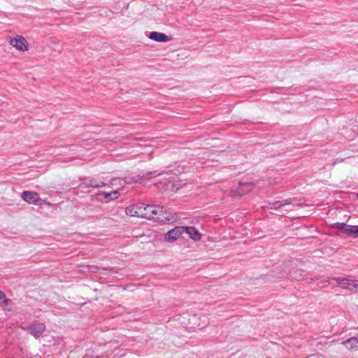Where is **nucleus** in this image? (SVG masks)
<instances>
[{"label":"nucleus","mask_w":358,"mask_h":358,"mask_svg":"<svg viewBox=\"0 0 358 358\" xmlns=\"http://www.w3.org/2000/svg\"><path fill=\"white\" fill-rule=\"evenodd\" d=\"M164 213V207L156 205H145L144 203L142 217L148 220H159Z\"/></svg>","instance_id":"obj_1"},{"label":"nucleus","mask_w":358,"mask_h":358,"mask_svg":"<svg viewBox=\"0 0 358 358\" xmlns=\"http://www.w3.org/2000/svg\"><path fill=\"white\" fill-rule=\"evenodd\" d=\"M8 43L20 52H24L29 50V43L27 39L21 35H16L14 37H10Z\"/></svg>","instance_id":"obj_2"},{"label":"nucleus","mask_w":358,"mask_h":358,"mask_svg":"<svg viewBox=\"0 0 358 358\" xmlns=\"http://www.w3.org/2000/svg\"><path fill=\"white\" fill-rule=\"evenodd\" d=\"M22 329L32 335L35 338H38L46 329L44 323L36 322L27 326H22Z\"/></svg>","instance_id":"obj_3"},{"label":"nucleus","mask_w":358,"mask_h":358,"mask_svg":"<svg viewBox=\"0 0 358 358\" xmlns=\"http://www.w3.org/2000/svg\"><path fill=\"white\" fill-rule=\"evenodd\" d=\"M254 188V184L252 182H241L237 189H232L229 195L231 197L242 196L249 192H250Z\"/></svg>","instance_id":"obj_4"},{"label":"nucleus","mask_w":358,"mask_h":358,"mask_svg":"<svg viewBox=\"0 0 358 358\" xmlns=\"http://www.w3.org/2000/svg\"><path fill=\"white\" fill-rule=\"evenodd\" d=\"M184 233V227H176L169 230L164 235V241L167 243H172L176 241Z\"/></svg>","instance_id":"obj_5"},{"label":"nucleus","mask_w":358,"mask_h":358,"mask_svg":"<svg viewBox=\"0 0 358 358\" xmlns=\"http://www.w3.org/2000/svg\"><path fill=\"white\" fill-rule=\"evenodd\" d=\"M332 280L334 281L338 286L341 287L343 289H348L350 292L353 291L352 285L354 284L355 279L350 278V276L344 278V277H337L332 278Z\"/></svg>","instance_id":"obj_6"},{"label":"nucleus","mask_w":358,"mask_h":358,"mask_svg":"<svg viewBox=\"0 0 358 358\" xmlns=\"http://www.w3.org/2000/svg\"><path fill=\"white\" fill-rule=\"evenodd\" d=\"M22 199L29 204L38 205L41 204L42 199L39 197L38 194L35 192L24 191L21 194Z\"/></svg>","instance_id":"obj_7"},{"label":"nucleus","mask_w":358,"mask_h":358,"mask_svg":"<svg viewBox=\"0 0 358 358\" xmlns=\"http://www.w3.org/2000/svg\"><path fill=\"white\" fill-rule=\"evenodd\" d=\"M144 203H139L127 206L125 209L127 215L130 216L141 217L143 211Z\"/></svg>","instance_id":"obj_8"},{"label":"nucleus","mask_w":358,"mask_h":358,"mask_svg":"<svg viewBox=\"0 0 358 358\" xmlns=\"http://www.w3.org/2000/svg\"><path fill=\"white\" fill-rule=\"evenodd\" d=\"M184 233L188 234L189 238L194 241H198L201 238L200 232L194 227H184Z\"/></svg>","instance_id":"obj_9"},{"label":"nucleus","mask_w":358,"mask_h":358,"mask_svg":"<svg viewBox=\"0 0 358 358\" xmlns=\"http://www.w3.org/2000/svg\"><path fill=\"white\" fill-rule=\"evenodd\" d=\"M149 38L157 42H168L171 38L164 33L152 31L149 35Z\"/></svg>","instance_id":"obj_10"},{"label":"nucleus","mask_w":358,"mask_h":358,"mask_svg":"<svg viewBox=\"0 0 358 358\" xmlns=\"http://www.w3.org/2000/svg\"><path fill=\"white\" fill-rule=\"evenodd\" d=\"M343 345L350 350H358V336L352 337L342 343Z\"/></svg>","instance_id":"obj_11"},{"label":"nucleus","mask_w":358,"mask_h":358,"mask_svg":"<svg viewBox=\"0 0 358 358\" xmlns=\"http://www.w3.org/2000/svg\"><path fill=\"white\" fill-rule=\"evenodd\" d=\"M292 199H287L283 201H276L272 203H269L268 205L266 206L267 208L269 209H278L280 208L282 206L291 204Z\"/></svg>","instance_id":"obj_12"},{"label":"nucleus","mask_w":358,"mask_h":358,"mask_svg":"<svg viewBox=\"0 0 358 358\" xmlns=\"http://www.w3.org/2000/svg\"><path fill=\"white\" fill-rule=\"evenodd\" d=\"M343 233L345 234L347 236L357 238V225L354 226L347 224Z\"/></svg>","instance_id":"obj_13"},{"label":"nucleus","mask_w":358,"mask_h":358,"mask_svg":"<svg viewBox=\"0 0 358 358\" xmlns=\"http://www.w3.org/2000/svg\"><path fill=\"white\" fill-rule=\"evenodd\" d=\"M347 224L343 222H337L334 224V227L335 229H339L342 231V233L344 231Z\"/></svg>","instance_id":"obj_14"},{"label":"nucleus","mask_w":358,"mask_h":358,"mask_svg":"<svg viewBox=\"0 0 358 358\" xmlns=\"http://www.w3.org/2000/svg\"><path fill=\"white\" fill-rule=\"evenodd\" d=\"M89 186L94 187V188H99V187H101L106 186V184L103 182H101L99 184H96L94 180H92L90 181Z\"/></svg>","instance_id":"obj_15"},{"label":"nucleus","mask_w":358,"mask_h":358,"mask_svg":"<svg viewBox=\"0 0 358 358\" xmlns=\"http://www.w3.org/2000/svg\"><path fill=\"white\" fill-rule=\"evenodd\" d=\"M99 196L101 197L100 199H111V197H112V194L110 193H108V192H101L99 194Z\"/></svg>","instance_id":"obj_16"},{"label":"nucleus","mask_w":358,"mask_h":358,"mask_svg":"<svg viewBox=\"0 0 358 358\" xmlns=\"http://www.w3.org/2000/svg\"><path fill=\"white\" fill-rule=\"evenodd\" d=\"M0 300H3V303L5 304V306H6L9 302V300L6 299L5 294L1 291H0Z\"/></svg>","instance_id":"obj_17"},{"label":"nucleus","mask_w":358,"mask_h":358,"mask_svg":"<svg viewBox=\"0 0 358 358\" xmlns=\"http://www.w3.org/2000/svg\"><path fill=\"white\" fill-rule=\"evenodd\" d=\"M352 285L353 291L352 292H358V280L355 279V281Z\"/></svg>","instance_id":"obj_18"},{"label":"nucleus","mask_w":358,"mask_h":358,"mask_svg":"<svg viewBox=\"0 0 358 358\" xmlns=\"http://www.w3.org/2000/svg\"><path fill=\"white\" fill-rule=\"evenodd\" d=\"M110 194H112L111 200L116 199L119 196V192L117 191H113L110 192Z\"/></svg>","instance_id":"obj_19"},{"label":"nucleus","mask_w":358,"mask_h":358,"mask_svg":"<svg viewBox=\"0 0 358 358\" xmlns=\"http://www.w3.org/2000/svg\"><path fill=\"white\" fill-rule=\"evenodd\" d=\"M336 162H334L332 163V164H333V165H334V164H336Z\"/></svg>","instance_id":"obj_20"},{"label":"nucleus","mask_w":358,"mask_h":358,"mask_svg":"<svg viewBox=\"0 0 358 358\" xmlns=\"http://www.w3.org/2000/svg\"><path fill=\"white\" fill-rule=\"evenodd\" d=\"M357 238H358V225H357Z\"/></svg>","instance_id":"obj_21"},{"label":"nucleus","mask_w":358,"mask_h":358,"mask_svg":"<svg viewBox=\"0 0 358 358\" xmlns=\"http://www.w3.org/2000/svg\"><path fill=\"white\" fill-rule=\"evenodd\" d=\"M357 197H358V194H357Z\"/></svg>","instance_id":"obj_22"}]
</instances>
